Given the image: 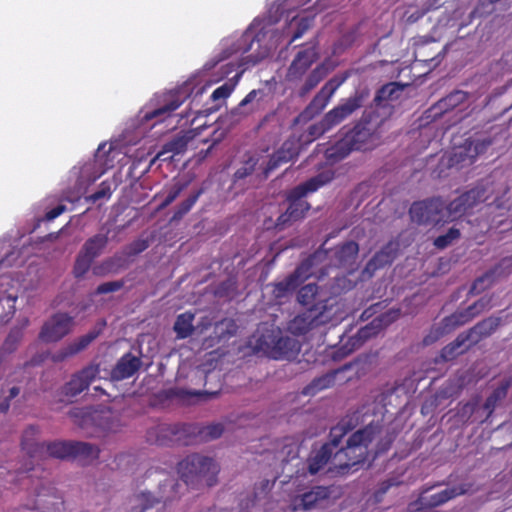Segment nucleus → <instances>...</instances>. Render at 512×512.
<instances>
[{
    "label": "nucleus",
    "instance_id": "f257e3e1",
    "mask_svg": "<svg viewBox=\"0 0 512 512\" xmlns=\"http://www.w3.org/2000/svg\"><path fill=\"white\" fill-rule=\"evenodd\" d=\"M494 192L493 183H479L458 196L449 204L441 197L414 202L409 210L410 217L418 224L435 225L457 220L469 213L478 204L487 201Z\"/></svg>",
    "mask_w": 512,
    "mask_h": 512
},
{
    "label": "nucleus",
    "instance_id": "f03ea898",
    "mask_svg": "<svg viewBox=\"0 0 512 512\" xmlns=\"http://www.w3.org/2000/svg\"><path fill=\"white\" fill-rule=\"evenodd\" d=\"M333 179L334 172L326 170L289 190L286 195L288 207L285 212L278 216L275 227L278 230H283L292 223L304 218L306 213L310 210L311 205L303 198L310 193L316 192Z\"/></svg>",
    "mask_w": 512,
    "mask_h": 512
},
{
    "label": "nucleus",
    "instance_id": "7ed1b4c3",
    "mask_svg": "<svg viewBox=\"0 0 512 512\" xmlns=\"http://www.w3.org/2000/svg\"><path fill=\"white\" fill-rule=\"evenodd\" d=\"M374 438V430L365 427L352 433L346 445L334 450L330 471L337 475H346L358 470L368 457V448Z\"/></svg>",
    "mask_w": 512,
    "mask_h": 512
},
{
    "label": "nucleus",
    "instance_id": "20e7f679",
    "mask_svg": "<svg viewBox=\"0 0 512 512\" xmlns=\"http://www.w3.org/2000/svg\"><path fill=\"white\" fill-rule=\"evenodd\" d=\"M288 145L285 142L268 160L258 153L246 154L233 174V185L240 184L243 187L242 184L254 175L260 180L267 179L272 171L298 155L297 150Z\"/></svg>",
    "mask_w": 512,
    "mask_h": 512
},
{
    "label": "nucleus",
    "instance_id": "39448f33",
    "mask_svg": "<svg viewBox=\"0 0 512 512\" xmlns=\"http://www.w3.org/2000/svg\"><path fill=\"white\" fill-rule=\"evenodd\" d=\"M177 472L188 486H198L204 483L211 487L217 482L219 466L212 458L193 453L177 464Z\"/></svg>",
    "mask_w": 512,
    "mask_h": 512
},
{
    "label": "nucleus",
    "instance_id": "423d86ee",
    "mask_svg": "<svg viewBox=\"0 0 512 512\" xmlns=\"http://www.w3.org/2000/svg\"><path fill=\"white\" fill-rule=\"evenodd\" d=\"M384 123L385 117H380L377 111L365 110L353 128L343 127L340 133L344 134L353 150H368L373 139L380 137V128Z\"/></svg>",
    "mask_w": 512,
    "mask_h": 512
},
{
    "label": "nucleus",
    "instance_id": "0eeeda50",
    "mask_svg": "<svg viewBox=\"0 0 512 512\" xmlns=\"http://www.w3.org/2000/svg\"><path fill=\"white\" fill-rule=\"evenodd\" d=\"M47 453L57 459H76L83 465L98 459L100 449L81 441H53L45 444Z\"/></svg>",
    "mask_w": 512,
    "mask_h": 512
},
{
    "label": "nucleus",
    "instance_id": "6e6552de",
    "mask_svg": "<svg viewBox=\"0 0 512 512\" xmlns=\"http://www.w3.org/2000/svg\"><path fill=\"white\" fill-rule=\"evenodd\" d=\"M179 483L173 477L166 476L159 481L156 494L149 491H143L135 495V504L132 507L133 512H146L153 508L156 504H167L178 497Z\"/></svg>",
    "mask_w": 512,
    "mask_h": 512
},
{
    "label": "nucleus",
    "instance_id": "1a4fd4ad",
    "mask_svg": "<svg viewBox=\"0 0 512 512\" xmlns=\"http://www.w3.org/2000/svg\"><path fill=\"white\" fill-rule=\"evenodd\" d=\"M492 144L490 139L472 141L465 140L464 144L453 147L452 150L443 156L442 162L446 163L448 168H463L472 165L479 154L484 153Z\"/></svg>",
    "mask_w": 512,
    "mask_h": 512
},
{
    "label": "nucleus",
    "instance_id": "9d476101",
    "mask_svg": "<svg viewBox=\"0 0 512 512\" xmlns=\"http://www.w3.org/2000/svg\"><path fill=\"white\" fill-rule=\"evenodd\" d=\"M193 427L183 423H160L148 431V440L160 446L187 445Z\"/></svg>",
    "mask_w": 512,
    "mask_h": 512
},
{
    "label": "nucleus",
    "instance_id": "9b49d317",
    "mask_svg": "<svg viewBox=\"0 0 512 512\" xmlns=\"http://www.w3.org/2000/svg\"><path fill=\"white\" fill-rule=\"evenodd\" d=\"M79 415L82 418L80 422L82 428L94 425L103 432H117L121 426L119 416L107 407L88 412L82 410L71 412L73 417H78Z\"/></svg>",
    "mask_w": 512,
    "mask_h": 512
},
{
    "label": "nucleus",
    "instance_id": "f8f14e48",
    "mask_svg": "<svg viewBox=\"0 0 512 512\" xmlns=\"http://www.w3.org/2000/svg\"><path fill=\"white\" fill-rule=\"evenodd\" d=\"M185 98L186 97L178 90L163 93L161 96L154 99L156 106L143 114L141 122L146 123L151 120H156L155 123H158L164 121L184 103Z\"/></svg>",
    "mask_w": 512,
    "mask_h": 512
},
{
    "label": "nucleus",
    "instance_id": "ddd939ff",
    "mask_svg": "<svg viewBox=\"0 0 512 512\" xmlns=\"http://www.w3.org/2000/svg\"><path fill=\"white\" fill-rule=\"evenodd\" d=\"M298 303L306 309L316 308L318 312L325 308V315L333 317L335 314L333 299L323 295L320 288L315 283H309L302 286L297 293Z\"/></svg>",
    "mask_w": 512,
    "mask_h": 512
},
{
    "label": "nucleus",
    "instance_id": "4468645a",
    "mask_svg": "<svg viewBox=\"0 0 512 512\" xmlns=\"http://www.w3.org/2000/svg\"><path fill=\"white\" fill-rule=\"evenodd\" d=\"M332 492L331 486H313L308 491L292 498L291 510L297 512L320 508L328 502Z\"/></svg>",
    "mask_w": 512,
    "mask_h": 512
},
{
    "label": "nucleus",
    "instance_id": "2eb2a0df",
    "mask_svg": "<svg viewBox=\"0 0 512 512\" xmlns=\"http://www.w3.org/2000/svg\"><path fill=\"white\" fill-rule=\"evenodd\" d=\"M405 85L397 82H389L379 88L373 99L372 106L367 109L368 111H377L380 117H385V121L391 116L393 106L391 102L400 98Z\"/></svg>",
    "mask_w": 512,
    "mask_h": 512
},
{
    "label": "nucleus",
    "instance_id": "dca6fc26",
    "mask_svg": "<svg viewBox=\"0 0 512 512\" xmlns=\"http://www.w3.org/2000/svg\"><path fill=\"white\" fill-rule=\"evenodd\" d=\"M318 312V309H306L303 313L295 316L288 325L289 331L294 335H304L313 328L329 323L333 317L325 315V308Z\"/></svg>",
    "mask_w": 512,
    "mask_h": 512
},
{
    "label": "nucleus",
    "instance_id": "f3484780",
    "mask_svg": "<svg viewBox=\"0 0 512 512\" xmlns=\"http://www.w3.org/2000/svg\"><path fill=\"white\" fill-rule=\"evenodd\" d=\"M73 318L67 313H56L44 323L39 338L46 343L57 342L70 333Z\"/></svg>",
    "mask_w": 512,
    "mask_h": 512
},
{
    "label": "nucleus",
    "instance_id": "a211bd4d",
    "mask_svg": "<svg viewBox=\"0 0 512 512\" xmlns=\"http://www.w3.org/2000/svg\"><path fill=\"white\" fill-rule=\"evenodd\" d=\"M362 94L355 93L353 96L343 100L323 116L324 124L331 130L349 118L363 105Z\"/></svg>",
    "mask_w": 512,
    "mask_h": 512
},
{
    "label": "nucleus",
    "instance_id": "6ab92c4d",
    "mask_svg": "<svg viewBox=\"0 0 512 512\" xmlns=\"http://www.w3.org/2000/svg\"><path fill=\"white\" fill-rule=\"evenodd\" d=\"M343 79L332 78L328 80L323 87L318 91V93L313 97L310 103L306 106L302 115L305 118H313L316 115L320 114L325 107L328 105L331 97L334 95L336 90L343 83Z\"/></svg>",
    "mask_w": 512,
    "mask_h": 512
},
{
    "label": "nucleus",
    "instance_id": "aec40b11",
    "mask_svg": "<svg viewBox=\"0 0 512 512\" xmlns=\"http://www.w3.org/2000/svg\"><path fill=\"white\" fill-rule=\"evenodd\" d=\"M512 272V257L503 258L493 269L478 277L472 283L469 295H477L488 289L492 283L500 277L507 276Z\"/></svg>",
    "mask_w": 512,
    "mask_h": 512
},
{
    "label": "nucleus",
    "instance_id": "412c9836",
    "mask_svg": "<svg viewBox=\"0 0 512 512\" xmlns=\"http://www.w3.org/2000/svg\"><path fill=\"white\" fill-rule=\"evenodd\" d=\"M318 57L319 55L315 47L300 50L288 67V81L296 82L301 80L310 67L318 60Z\"/></svg>",
    "mask_w": 512,
    "mask_h": 512
},
{
    "label": "nucleus",
    "instance_id": "4be33fe9",
    "mask_svg": "<svg viewBox=\"0 0 512 512\" xmlns=\"http://www.w3.org/2000/svg\"><path fill=\"white\" fill-rule=\"evenodd\" d=\"M99 334L100 331L94 329L89 331L85 335L78 337L68 345L51 353V361L54 363H60L77 355L81 351L85 350L99 336Z\"/></svg>",
    "mask_w": 512,
    "mask_h": 512
},
{
    "label": "nucleus",
    "instance_id": "5701e85b",
    "mask_svg": "<svg viewBox=\"0 0 512 512\" xmlns=\"http://www.w3.org/2000/svg\"><path fill=\"white\" fill-rule=\"evenodd\" d=\"M99 374L98 365H89L72 376L71 380L64 386L66 396L75 397L86 390L91 382Z\"/></svg>",
    "mask_w": 512,
    "mask_h": 512
},
{
    "label": "nucleus",
    "instance_id": "b1692460",
    "mask_svg": "<svg viewBox=\"0 0 512 512\" xmlns=\"http://www.w3.org/2000/svg\"><path fill=\"white\" fill-rule=\"evenodd\" d=\"M510 385V381L504 380L489 394L481 406L484 415H479L476 418L479 424H484L490 420L495 409L507 397Z\"/></svg>",
    "mask_w": 512,
    "mask_h": 512
},
{
    "label": "nucleus",
    "instance_id": "393cba45",
    "mask_svg": "<svg viewBox=\"0 0 512 512\" xmlns=\"http://www.w3.org/2000/svg\"><path fill=\"white\" fill-rule=\"evenodd\" d=\"M472 487L470 483H462L456 486L448 487L438 493L430 495L428 498H422L421 503L424 509H433L445 504L457 496L466 494Z\"/></svg>",
    "mask_w": 512,
    "mask_h": 512
},
{
    "label": "nucleus",
    "instance_id": "a878e982",
    "mask_svg": "<svg viewBox=\"0 0 512 512\" xmlns=\"http://www.w3.org/2000/svg\"><path fill=\"white\" fill-rule=\"evenodd\" d=\"M399 244L390 241L367 262L364 271L372 275L376 270L390 265L398 255Z\"/></svg>",
    "mask_w": 512,
    "mask_h": 512
},
{
    "label": "nucleus",
    "instance_id": "bb28decb",
    "mask_svg": "<svg viewBox=\"0 0 512 512\" xmlns=\"http://www.w3.org/2000/svg\"><path fill=\"white\" fill-rule=\"evenodd\" d=\"M501 318L490 316L478 322L472 328L464 331L466 334L469 346L478 344L481 340L491 336L501 324Z\"/></svg>",
    "mask_w": 512,
    "mask_h": 512
},
{
    "label": "nucleus",
    "instance_id": "cd10ccee",
    "mask_svg": "<svg viewBox=\"0 0 512 512\" xmlns=\"http://www.w3.org/2000/svg\"><path fill=\"white\" fill-rule=\"evenodd\" d=\"M141 367V360L132 353H125L111 370V378L121 381L132 377Z\"/></svg>",
    "mask_w": 512,
    "mask_h": 512
},
{
    "label": "nucleus",
    "instance_id": "c85d7f7f",
    "mask_svg": "<svg viewBox=\"0 0 512 512\" xmlns=\"http://www.w3.org/2000/svg\"><path fill=\"white\" fill-rule=\"evenodd\" d=\"M300 268H297L282 281L273 284L272 295L280 300L291 295L301 284Z\"/></svg>",
    "mask_w": 512,
    "mask_h": 512
},
{
    "label": "nucleus",
    "instance_id": "c756f323",
    "mask_svg": "<svg viewBox=\"0 0 512 512\" xmlns=\"http://www.w3.org/2000/svg\"><path fill=\"white\" fill-rule=\"evenodd\" d=\"M334 451L328 445L323 444L319 449L313 450L307 458V471L315 475L321 471L333 458Z\"/></svg>",
    "mask_w": 512,
    "mask_h": 512
},
{
    "label": "nucleus",
    "instance_id": "7c9ffc66",
    "mask_svg": "<svg viewBox=\"0 0 512 512\" xmlns=\"http://www.w3.org/2000/svg\"><path fill=\"white\" fill-rule=\"evenodd\" d=\"M469 93L462 90H454L440 99L434 106L435 116L448 113L468 101Z\"/></svg>",
    "mask_w": 512,
    "mask_h": 512
},
{
    "label": "nucleus",
    "instance_id": "2f4dec72",
    "mask_svg": "<svg viewBox=\"0 0 512 512\" xmlns=\"http://www.w3.org/2000/svg\"><path fill=\"white\" fill-rule=\"evenodd\" d=\"M359 252V246L355 241H347L335 250V264L338 267L347 268L354 264Z\"/></svg>",
    "mask_w": 512,
    "mask_h": 512
},
{
    "label": "nucleus",
    "instance_id": "473e14b6",
    "mask_svg": "<svg viewBox=\"0 0 512 512\" xmlns=\"http://www.w3.org/2000/svg\"><path fill=\"white\" fill-rule=\"evenodd\" d=\"M473 313L468 308L457 310L449 316H446L441 321L440 333H450L456 328L465 325L473 319Z\"/></svg>",
    "mask_w": 512,
    "mask_h": 512
},
{
    "label": "nucleus",
    "instance_id": "72a5a7b5",
    "mask_svg": "<svg viewBox=\"0 0 512 512\" xmlns=\"http://www.w3.org/2000/svg\"><path fill=\"white\" fill-rule=\"evenodd\" d=\"M341 137L333 145L325 148L324 155L326 161L329 164H335L345 157H347L351 151H353L351 145L346 141V137L343 133H340Z\"/></svg>",
    "mask_w": 512,
    "mask_h": 512
},
{
    "label": "nucleus",
    "instance_id": "f704fd0d",
    "mask_svg": "<svg viewBox=\"0 0 512 512\" xmlns=\"http://www.w3.org/2000/svg\"><path fill=\"white\" fill-rule=\"evenodd\" d=\"M484 415L480 406V396H475L464 404H459L457 416L463 423H478L477 416Z\"/></svg>",
    "mask_w": 512,
    "mask_h": 512
},
{
    "label": "nucleus",
    "instance_id": "c9c22d12",
    "mask_svg": "<svg viewBox=\"0 0 512 512\" xmlns=\"http://www.w3.org/2000/svg\"><path fill=\"white\" fill-rule=\"evenodd\" d=\"M469 347L468 338L466 334L462 332L455 338L454 341L442 348L440 357L443 361H451L458 355L464 353Z\"/></svg>",
    "mask_w": 512,
    "mask_h": 512
},
{
    "label": "nucleus",
    "instance_id": "e433bc0d",
    "mask_svg": "<svg viewBox=\"0 0 512 512\" xmlns=\"http://www.w3.org/2000/svg\"><path fill=\"white\" fill-rule=\"evenodd\" d=\"M108 241L109 239L107 234H95L85 241L80 251L94 260L101 255L107 246Z\"/></svg>",
    "mask_w": 512,
    "mask_h": 512
},
{
    "label": "nucleus",
    "instance_id": "4c0bfd02",
    "mask_svg": "<svg viewBox=\"0 0 512 512\" xmlns=\"http://www.w3.org/2000/svg\"><path fill=\"white\" fill-rule=\"evenodd\" d=\"M328 70L324 64L317 65L306 77L304 83L298 90L300 97H305L327 76Z\"/></svg>",
    "mask_w": 512,
    "mask_h": 512
},
{
    "label": "nucleus",
    "instance_id": "58836bf2",
    "mask_svg": "<svg viewBox=\"0 0 512 512\" xmlns=\"http://www.w3.org/2000/svg\"><path fill=\"white\" fill-rule=\"evenodd\" d=\"M195 315L189 311L179 314L174 322L173 330L178 339H185L190 337L194 332Z\"/></svg>",
    "mask_w": 512,
    "mask_h": 512
},
{
    "label": "nucleus",
    "instance_id": "ea45409f",
    "mask_svg": "<svg viewBox=\"0 0 512 512\" xmlns=\"http://www.w3.org/2000/svg\"><path fill=\"white\" fill-rule=\"evenodd\" d=\"M39 430L36 426L27 427L22 434L21 447L30 457H35L38 450L45 446V443L39 444L36 442Z\"/></svg>",
    "mask_w": 512,
    "mask_h": 512
},
{
    "label": "nucleus",
    "instance_id": "a19ab883",
    "mask_svg": "<svg viewBox=\"0 0 512 512\" xmlns=\"http://www.w3.org/2000/svg\"><path fill=\"white\" fill-rule=\"evenodd\" d=\"M187 186L188 182L176 181L172 185L166 186L162 192L157 193L155 198L163 197L159 209H164L172 204Z\"/></svg>",
    "mask_w": 512,
    "mask_h": 512
},
{
    "label": "nucleus",
    "instance_id": "79ce46f5",
    "mask_svg": "<svg viewBox=\"0 0 512 512\" xmlns=\"http://www.w3.org/2000/svg\"><path fill=\"white\" fill-rule=\"evenodd\" d=\"M353 429V426L348 420H341L337 425L333 426L329 432V441L324 443L328 445L333 451L336 450L342 439Z\"/></svg>",
    "mask_w": 512,
    "mask_h": 512
},
{
    "label": "nucleus",
    "instance_id": "37998d69",
    "mask_svg": "<svg viewBox=\"0 0 512 512\" xmlns=\"http://www.w3.org/2000/svg\"><path fill=\"white\" fill-rule=\"evenodd\" d=\"M336 378V371L326 373L320 377L315 378L303 389L304 395H315L318 392L330 388L334 385Z\"/></svg>",
    "mask_w": 512,
    "mask_h": 512
},
{
    "label": "nucleus",
    "instance_id": "c03bdc74",
    "mask_svg": "<svg viewBox=\"0 0 512 512\" xmlns=\"http://www.w3.org/2000/svg\"><path fill=\"white\" fill-rule=\"evenodd\" d=\"M124 268L123 260L121 257L113 256L103 260L101 263L95 265L92 272L95 276H106L108 274H116Z\"/></svg>",
    "mask_w": 512,
    "mask_h": 512
},
{
    "label": "nucleus",
    "instance_id": "a18cd8bd",
    "mask_svg": "<svg viewBox=\"0 0 512 512\" xmlns=\"http://www.w3.org/2000/svg\"><path fill=\"white\" fill-rule=\"evenodd\" d=\"M16 296L3 295L0 297V325L6 324L15 314Z\"/></svg>",
    "mask_w": 512,
    "mask_h": 512
},
{
    "label": "nucleus",
    "instance_id": "49530a36",
    "mask_svg": "<svg viewBox=\"0 0 512 512\" xmlns=\"http://www.w3.org/2000/svg\"><path fill=\"white\" fill-rule=\"evenodd\" d=\"M203 193V189H199L193 194H191L187 199L182 201L175 209L171 221L181 220L195 205L198 201L199 197Z\"/></svg>",
    "mask_w": 512,
    "mask_h": 512
},
{
    "label": "nucleus",
    "instance_id": "de8ad7c7",
    "mask_svg": "<svg viewBox=\"0 0 512 512\" xmlns=\"http://www.w3.org/2000/svg\"><path fill=\"white\" fill-rule=\"evenodd\" d=\"M386 318V315H381L378 318L373 319L369 324L360 328L356 334V338L359 341H366L367 339L378 334L382 327V322Z\"/></svg>",
    "mask_w": 512,
    "mask_h": 512
},
{
    "label": "nucleus",
    "instance_id": "09e8293b",
    "mask_svg": "<svg viewBox=\"0 0 512 512\" xmlns=\"http://www.w3.org/2000/svg\"><path fill=\"white\" fill-rule=\"evenodd\" d=\"M93 259L89 256L85 255L81 251L76 257L74 267H73V274L75 278L80 279L84 277V275L89 271L91 268V265L93 263Z\"/></svg>",
    "mask_w": 512,
    "mask_h": 512
},
{
    "label": "nucleus",
    "instance_id": "8fccbe9b",
    "mask_svg": "<svg viewBox=\"0 0 512 512\" xmlns=\"http://www.w3.org/2000/svg\"><path fill=\"white\" fill-rule=\"evenodd\" d=\"M460 236V230L455 227H451L445 234L436 237L433 244L437 249L442 250L450 246L455 240L459 239Z\"/></svg>",
    "mask_w": 512,
    "mask_h": 512
},
{
    "label": "nucleus",
    "instance_id": "3c124183",
    "mask_svg": "<svg viewBox=\"0 0 512 512\" xmlns=\"http://www.w3.org/2000/svg\"><path fill=\"white\" fill-rule=\"evenodd\" d=\"M237 281L235 278H228L221 283L215 289V295L218 297L233 298L237 292Z\"/></svg>",
    "mask_w": 512,
    "mask_h": 512
},
{
    "label": "nucleus",
    "instance_id": "603ef678",
    "mask_svg": "<svg viewBox=\"0 0 512 512\" xmlns=\"http://www.w3.org/2000/svg\"><path fill=\"white\" fill-rule=\"evenodd\" d=\"M263 91L262 90H251L245 97L244 99L239 103V105L232 110V114L233 115H244V116H247L251 113L254 112L255 109L253 108H249L248 110H245V108L247 107L248 104L252 103L256 96L258 94H262Z\"/></svg>",
    "mask_w": 512,
    "mask_h": 512
},
{
    "label": "nucleus",
    "instance_id": "864d4df0",
    "mask_svg": "<svg viewBox=\"0 0 512 512\" xmlns=\"http://www.w3.org/2000/svg\"><path fill=\"white\" fill-rule=\"evenodd\" d=\"M223 432H224V426L221 423H215V424H211V425L205 426L202 429H200L199 435L203 440L209 441V440H214V439L221 437Z\"/></svg>",
    "mask_w": 512,
    "mask_h": 512
},
{
    "label": "nucleus",
    "instance_id": "5fc2aeb1",
    "mask_svg": "<svg viewBox=\"0 0 512 512\" xmlns=\"http://www.w3.org/2000/svg\"><path fill=\"white\" fill-rule=\"evenodd\" d=\"M188 141L184 136H177L165 143L167 151H170L174 156L182 154L187 149Z\"/></svg>",
    "mask_w": 512,
    "mask_h": 512
},
{
    "label": "nucleus",
    "instance_id": "6e6d98bb",
    "mask_svg": "<svg viewBox=\"0 0 512 512\" xmlns=\"http://www.w3.org/2000/svg\"><path fill=\"white\" fill-rule=\"evenodd\" d=\"M21 339V331L20 330H12L8 336L6 337L2 347H1V353H12L15 351L18 343Z\"/></svg>",
    "mask_w": 512,
    "mask_h": 512
},
{
    "label": "nucleus",
    "instance_id": "4d7b16f0",
    "mask_svg": "<svg viewBox=\"0 0 512 512\" xmlns=\"http://www.w3.org/2000/svg\"><path fill=\"white\" fill-rule=\"evenodd\" d=\"M124 285H125L124 280L105 282V283L100 284L96 288L95 293L97 295H101V294L116 292V291L122 289L124 287Z\"/></svg>",
    "mask_w": 512,
    "mask_h": 512
},
{
    "label": "nucleus",
    "instance_id": "13d9d810",
    "mask_svg": "<svg viewBox=\"0 0 512 512\" xmlns=\"http://www.w3.org/2000/svg\"><path fill=\"white\" fill-rule=\"evenodd\" d=\"M112 194V191H111V187H110V184L107 182V181H103L98 190L95 191L94 193H92L88 199L95 203L103 198H110Z\"/></svg>",
    "mask_w": 512,
    "mask_h": 512
},
{
    "label": "nucleus",
    "instance_id": "bf43d9fd",
    "mask_svg": "<svg viewBox=\"0 0 512 512\" xmlns=\"http://www.w3.org/2000/svg\"><path fill=\"white\" fill-rule=\"evenodd\" d=\"M329 130L330 129L327 127V125L324 124L323 119H321L319 122L308 127L307 134L309 137H311L312 140H314L319 138Z\"/></svg>",
    "mask_w": 512,
    "mask_h": 512
},
{
    "label": "nucleus",
    "instance_id": "052dcab7",
    "mask_svg": "<svg viewBox=\"0 0 512 512\" xmlns=\"http://www.w3.org/2000/svg\"><path fill=\"white\" fill-rule=\"evenodd\" d=\"M149 247V241L147 239H137L129 244L127 247L128 255L135 256L143 251H145Z\"/></svg>",
    "mask_w": 512,
    "mask_h": 512
},
{
    "label": "nucleus",
    "instance_id": "680f3d73",
    "mask_svg": "<svg viewBox=\"0 0 512 512\" xmlns=\"http://www.w3.org/2000/svg\"><path fill=\"white\" fill-rule=\"evenodd\" d=\"M490 305V298L482 297L473 304L469 305L467 308L470 312L473 313V317L475 318L484 310L488 309Z\"/></svg>",
    "mask_w": 512,
    "mask_h": 512
},
{
    "label": "nucleus",
    "instance_id": "e2e57ef3",
    "mask_svg": "<svg viewBox=\"0 0 512 512\" xmlns=\"http://www.w3.org/2000/svg\"><path fill=\"white\" fill-rule=\"evenodd\" d=\"M232 86L228 85L227 83L219 86L218 88H216L212 94H211V99L213 101H218V100H221V99H226L230 96V94L232 93Z\"/></svg>",
    "mask_w": 512,
    "mask_h": 512
},
{
    "label": "nucleus",
    "instance_id": "0e129e2a",
    "mask_svg": "<svg viewBox=\"0 0 512 512\" xmlns=\"http://www.w3.org/2000/svg\"><path fill=\"white\" fill-rule=\"evenodd\" d=\"M310 27V21L307 18H302L297 23V29L293 33V36L290 40V42H294L295 40L301 38L304 33L309 29Z\"/></svg>",
    "mask_w": 512,
    "mask_h": 512
},
{
    "label": "nucleus",
    "instance_id": "69168bd1",
    "mask_svg": "<svg viewBox=\"0 0 512 512\" xmlns=\"http://www.w3.org/2000/svg\"><path fill=\"white\" fill-rule=\"evenodd\" d=\"M493 203L495 204L497 209L506 210V213H500V216H506V218L512 222V204L509 205L508 207H503V202L499 197H496L493 200Z\"/></svg>",
    "mask_w": 512,
    "mask_h": 512
},
{
    "label": "nucleus",
    "instance_id": "338daca9",
    "mask_svg": "<svg viewBox=\"0 0 512 512\" xmlns=\"http://www.w3.org/2000/svg\"><path fill=\"white\" fill-rule=\"evenodd\" d=\"M173 155L171 154L170 151H167V147L165 146V144L162 146L161 150L156 154L155 158L152 160V163L155 162L156 160H159V161H172L173 160Z\"/></svg>",
    "mask_w": 512,
    "mask_h": 512
},
{
    "label": "nucleus",
    "instance_id": "774afa93",
    "mask_svg": "<svg viewBox=\"0 0 512 512\" xmlns=\"http://www.w3.org/2000/svg\"><path fill=\"white\" fill-rule=\"evenodd\" d=\"M66 209L65 205H57L46 213V219L51 221L60 216Z\"/></svg>",
    "mask_w": 512,
    "mask_h": 512
}]
</instances>
